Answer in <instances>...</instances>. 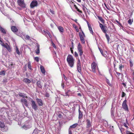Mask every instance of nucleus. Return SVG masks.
Masks as SVG:
<instances>
[{
  "label": "nucleus",
  "instance_id": "f257e3e1",
  "mask_svg": "<svg viewBox=\"0 0 134 134\" xmlns=\"http://www.w3.org/2000/svg\"><path fill=\"white\" fill-rule=\"evenodd\" d=\"M67 61L69 66L71 68L74 66V59L72 56L70 54H69L67 58Z\"/></svg>",
  "mask_w": 134,
  "mask_h": 134
},
{
  "label": "nucleus",
  "instance_id": "f03ea898",
  "mask_svg": "<svg viewBox=\"0 0 134 134\" xmlns=\"http://www.w3.org/2000/svg\"><path fill=\"white\" fill-rule=\"evenodd\" d=\"M79 35L80 37V40L81 43L83 44H85V36L84 32L82 31V32L79 33Z\"/></svg>",
  "mask_w": 134,
  "mask_h": 134
},
{
  "label": "nucleus",
  "instance_id": "7ed1b4c3",
  "mask_svg": "<svg viewBox=\"0 0 134 134\" xmlns=\"http://www.w3.org/2000/svg\"><path fill=\"white\" fill-rule=\"evenodd\" d=\"M77 49L78 50V53L80 56L81 59L82 55L83 53L82 50V47L80 43H79L77 45Z\"/></svg>",
  "mask_w": 134,
  "mask_h": 134
},
{
  "label": "nucleus",
  "instance_id": "20e7f679",
  "mask_svg": "<svg viewBox=\"0 0 134 134\" xmlns=\"http://www.w3.org/2000/svg\"><path fill=\"white\" fill-rule=\"evenodd\" d=\"M91 68L92 71L94 72H96V70L97 69L99 70L97 64L94 62H93L91 64Z\"/></svg>",
  "mask_w": 134,
  "mask_h": 134
},
{
  "label": "nucleus",
  "instance_id": "39448f33",
  "mask_svg": "<svg viewBox=\"0 0 134 134\" xmlns=\"http://www.w3.org/2000/svg\"><path fill=\"white\" fill-rule=\"evenodd\" d=\"M17 3L22 8L26 7V5L24 3V0H18Z\"/></svg>",
  "mask_w": 134,
  "mask_h": 134
},
{
  "label": "nucleus",
  "instance_id": "423d86ee",
  "mask_svg": "<svg viewBox=\"0 0 134 134\" xmlns=\"http://www.w3.org/2000/svg\"><path fill=\"white\" fill-rule=\"evenodd\" d=\"M31 105L32 108L35 111L37 110L38 109V107L35 101L33 100L31 101Z\"/></svg>",
  "mask_w": 134,
  "mask_h": 134
},
{
  "label": "nucleus",
  "instance_id": "0eeeda50",
  "mask_svg": "<svg viewBox=\"0 0 134 134\" xmlns=\"http://www.w3.org/2000/svg\"><path fill=\"white\" fill-rule=\"evenodd\" d=\"M127 100L125 99L122 103V107L125 111H128L129 109L127 104Z\"/></svg>",
  "mask_w": 134,
  "mask_h": 134
},
{
  "label": "nucleus",
  "instance_id": "6e6552de",
  "mask_svg": "<svg viewBox=\"0 0 134 134\" xmlns=\"http://www.w3.org/2000/svg\"><path fill=\"white\" fill-rule=\"evenodd\" d=\"M99 25L102 32L105 34L107 33V27L106 26L103 25L102 24L99 23Z\"/></svg>",
  "mask_w": 134,
  "mask_h": 134
},
{
  "label": "nucleus",
  "instance_id": "1a4fd4ad",
  "mask_svg": "<svg viewBox=\"0 0 134 134\" xmlns=\"http://www.w3.org/2000/svg\"><path fill=\"white\" fill-rule=\"evenodd\" d=\"M38 5V2L37 1L35 0L32 1L30 4V6L31 8H33L36 6H37Z\"/></svg>",
  "mask_w": 134,
  "mask_h": 134
},
{
  "label": "nucleus",
  "instance_id": "9d476101",
  "mask_svg": "<svg viewBox=\"0 0 134 134\" xmlns=\"http://www.w3.org/2000/svg\"><path fill=\"white\" fill-rule=\"evenodd\" d=\"M36 100L38 105L39 106L43 105V103L41 99L39 98H36Z\"/></svg>",
  "mask_w": 134,
  "mask_h": 134
},
{
  "label": "nucleus",
  "instance_id": "9b49d317",
  "mask_svg": "<svg viewBox=\"0 0 134 134\" xmlns=\"http://www.w3.org/2000/svg\"><path fill=\"white\" fill-rule=\"evenodd\" d=\"M11 29L12 31L14 33L18 31V29L15 26H12L11 27Z\"/></svg>",
  "mask_w": 134,
  "mask_h": 134
},
{
  "label": "nucleus",
  "instance_id": "f8f14e48",
  "mask_svg": "<svg viewBox=\"0 0 134 134\" xmlns=\"http://www.w3.org/2000/svg\"><path fill=\"white\" fill-rule=\"evenodd\" d=\"M80 107H79V119H81L83 117V112H82L80 110Z\"/></svg>",
  "mask_w": 134,
  "mask_h": 134
},
{
  "label": "nucleus",
  "instance_id": "ddd939ff",
  "mask_svg": "<svg viewBox=\"0 0 134 134\" xmlns=\"http://www.w3.org/2000/svg\"><path fill=\"white\" fill-rule=\"evenodd\" d=\"M6 45H5L4 43H3L2 44V46L5 48L9 52H10L11 51L10 48L7 43H6Z\"/></svg>",
  "mask_w": 134,
  "mask_h": 134
},
{
  "label": "nucleus",
  "instance_id": "4468645a",
  "mask_svg": "<svg viewBox=\"0 0 134 134\" xmlns=\"http://www.w3.org/2000/svg\"><path fill=\"white\" fill-rule=\"evenodd\" d=\"M86 124L87 125V128H88L90 127L91 126V122L90 120L89 119H87L86 120Z\"/></svg>",
  "mask_w": 134,
  "mask_h": 134
},
{
  "label": "nucleus",
  "instance_id": "2eb2a0df",
  "mask_svg": "<svg viewBox=\"0 0 134 134\" xmlns=\"http://www.w3.org/2000/svg\"><path fill=\"white\" fill-rule=\"evenodd\" d=\"M36 85L37 87L41 89H42V85L41 82L40 81H38L36 82Z\"/></svg>",
  "mask_w": 134,
  "mask_h": 134
},
{
  "label": "nucleus",
  "instance_id": "dca6fc26",
  "mask_svg": "<svg viewBox=\"0 0 134 134\" xmlns=\"http://www.w3.org/2000/svg\"><path fill=\"white\" fill-rule=\"evenodd\" d=\"M40 69L41 72L43 74H45L46 72V70L44 67L42 65H41L40 66Z\"/></svg>",
  "mask_w": 134,
  "mask_h": 134
},
{
  "label": "nucleus",
  "instance_id": "f3484780",
  "mask_svg": "<svg viewBox=\"0 0 134 134\" xmlns=\"http://www.w3.org/2000/svg\"><path fill=\"white\" fill-rule=\"evenodd\" d=\"M87 23L88 27V29H89V30H90V33L91 34H93V32L92 27L91 26V25L88 22V23L87 22Z\"/></svg>",
  "mask_w": 134,
  "mask_h": 134
},
{
  "label": "nucleus",
  "instance_id": "a211bd4d",
  "mask_svg": "<svg viewBox=\"0 0 134 134\" xmlns=\"http://www.w3.org/2000/svg\"><path fill=\"white\" fill-rule=\"evenodd\" d=\"M21 102L23 103L24 105L27 107L28 106V104H27V100L25 99H22L21 100Z\"/></svg>",
  "mask_w": 134,
  "mask_h": 134
},
{
  "label": "nucleus",
  "instance_id": "6ab92c4d",
  "mask_svg": "<svg viewBox=\"0 0 134 134\" xmlns=\"http://www.w3.org/2000/svg\"><path fill=\"white\" fill-rule=\"evenodd\" d=\"M23 81L27 84L30 83L31 82L30 80L27 78L24 79Z\"/></svg>",
  "mask_w": 134,
  "mask_h": 134
},
{
  "label": "nucleus",
  "instance_id": "aec40b11",
  "mask_svg": "<svg viewBox=\"0 0 134 134\" xmlns=\"http://www.w3.org/2000/svg\"><path fill=\"white\" fill-rule=\"evenodd\" d=\"M37 49L36 51V53L37 54H38L40 53V45L38 44L37 46Z\"/></svg>",
  "mask_w": 134,
  "mask_h": 134
},
{
  "label": "nucleus",
  "instance_id": "412c9836",
  "mask_svg": "<svg viewBox=\"0 0 134 134\" xmlns=\"http://www.w3.org/2000/svg\"><path fill=\"white\" fill-rule=\"evenodd\" d=\"M58 29L60 31V32L61 33H63L64 31V30L63 28L61 26H59L58 27Z\"/></svg>",
  "mask_w": 134,
  "mask_h": 134
},
{
  "label": "nucleus",
  "instance_id": "4be33fe9",
  "mask_svg": "<svg viewBox=\"0 0 134 134\" xmlns=\"http://www.w3.org/2000/svg\"><path fill=\"white\" fill-rule=\"evenodd\" d=\"M71 43H70L69 45V47L70 48H72L74 49V43L72 41H71Z\"/></svg>",
  "mask_w": 134,
  "mask_h": 134
},
{
  "label": "nucleus",
  "instance_id": "5701e85b",
  "mask_svg": "<svg viewBox=\"0 0 134 134\" xmlns=\"http://www.w3.org/2000/svg\"><path fill=\"white\" fill-rule=\"evenodd\" d=\"M0 30L2 33L3 34H5L6 33V32L5 29L2 27L1 26H0Z\"/></svg>",
  "mask_w": 134,
  "mask_h": 134
},
{
  "label": "nucleus",
  "instance_id": "b1692460",
  "mask_svg": "<svg viewBox=\"0 0 134 134\" xmlns=\"http://www.w3.org/2000/svg\"><path fill=\"white\" fill-rule=\"evenodd\" d=\"M97 17L99 20L102 23H104L105 21L104 20L101 16H97Z\"/></svg>",
  "mask_w": 134,
  "mask_h": 134
},
{
  "label": "nucleus",
  "instance_id": "393cba45",
  "mask_svg": "<svg viewBox=\"0 0 134 134\" xmlns=\"http://www.w3.org/2000/svg\"><path fill=\"white\" fill-rule=\"evenodd\" d=\"M117 75V76H116L117 78H118V79H119L120 78V75H122V74H121L120 73L118 72H117L116 71H115Z\"/></svg>",
  "mask_w": 134,
  "mask_h": 134
},
{
  "label": "nucleus",
  "instance_id": "a878e982",
  "mask_svg": "<svg viewBox=\"0 0 134 134\" xmlns=\"http://www.w3.org/2000/svg\"><path fill=\"white\" fill-rule=\"evenodd\" d=\"M71 92V91L70 90H67L66 92H65V96H69V95L70 94Z\"/></svg>",
  "mask_w": 134,
  "mask_h": 134
},
{
  "label": "nucleus",
  "instance_id": "bb28decb",
  "mask_svg": "<svg viewBox=\"0 0 134 134\" xmlns=\"http://www.w3.org/2000/svg\"><path fill=\"white\" fill-rule=\"evenodd\" d=\"M78 124L77 123H75L73 124L70 127V128H74L76 127L78 125Z\"/></svg>",
  "mask_w": 134,
  "mask_h": 134
},
{
  "label": "nucleus",
  "instance_id": "cd10ccee",
  "mask_svg": "<svg viewBox=\"0 0 134 134\" xmlns=\"http://www.w3.org/2000/svg\"><path fill=\"white\" fill-rule=\"evenodd\" d=\"M5 125L3 122L0 121V127L1 128H4Z\"/></svg>",
  "mask_w": 134,
  "mask_h": 134
},
{
  "label": "nucleus",
  "instance_id": "c85d7f7f",
  "mask_svg": "<svg viewBox=\"0 0 134 134\" xmlns=\"http://www.w3.org/2000/svg\"><path fill=\"white\" fill-rule=\"evenodd\" d=\"M31 62H29L28 63L27 66L28 68H29L30 70H31L32 68H31Z\"/></svg>",
  "mask_w": 134,
  "mask_h": 134
},
{
  "label": "nucleus",
  "instance_id": "c756f323",
  "mask_svg": "<svg viewBox=\"0 0 134 134\" xmlns=\"http://www.w3.org/2000/svg\"><path fill=\"white\" fill-rule=\"evenodd\" d=\"M105 35L106 37L107 38V39L108 42V43H109V39H110L109 36V35L107 34V33H106V34H105Z\"/></svg>",
  "mask_w": 134,
  "mask_h": 134
},
{
  "label": "nucleus",
  "instance_id": "7c9ffc66",
  "mask_svg": "<svg viewBox=\"0 0 134 134\" xmlns=\"http://www.w3.org/2000/svg\"><path fill=\"white\" fill-rule=\"evenodd\" d=\"M77 67H81V64L79 59L77 63Z\"/></svg>",
  "mask_w": 134,
  "mask_h": 134
},
{
  "label": "nucleus",
  "instance_id": "2f4dec72",
  "mask_svg": "<svg viewBox=\"0 0 134 134\" xmlns=\"http://www.w3.org/2000/svg\"><path fill=\"white\" fill-rule=\"evenodd\" d=\"M124 65H122V64H120L119 65V69L121 72L122 71V68H124Z\"/></svg>",
  "mask_w": 134,
  "mask_h": 134
},
{
  "label": "nucleus",
  "instance_id": "473e14b6",
  "mask_svg": "<svg viewBox=\"0 0 134 134\" xmlns=\"http://www.w3.org/2000/svg\"><path fill=\"white\" fill-rule=\"evenodd\" d=\"M133 22V19H132V20L131 21V19H130L128 21V23L130 25H131L132 24V23Z\"/></svg>",
  "mask_w": 134,
  "mask_h": 134
},
{
  "label": "nucleus",
  "instance_id": "72a5a7b5",
  "mask_svg": "<svg viewBox=\"0 0 134 134\" xmlns=\"http://www.w3.org/2000/svg\"><path fill=\"white\" fill-rule=\"evenodd\" d=\"M77 69L78 72L80 73L81 71V67H77Z\"/></svg>",
  "mask_w": 134,
  "mask_h": 134
},
{
  "label": "nucleus",
  "instance_id": "f704fd0d",
  "mask_svg": "<svg viewBox=\"0 0 134 134\" xmlns=\"http://www.w3.org/2000/svg\"><path fill=\"white\" fill-rule=\"evenodd\" d=\"M16 52L18 55H20V52L19 51L17 47H16L15 48Z\"/></svg>",
  "mask_w": 134,
  "mask_h": 134
},
{
  "label": "nucleus",
  "instance_id": "c9c22d12",
  "mask_svg": "<svg viewBox=\"0 0 134 134\" xmlns=\"http://www.w3.org/2000/svg\"><path fill=\"white\" fill-rule=\"evenodd\" d=\"M5 75V72L4 70H3L0 72V75Z\"/></svg>",
  "mask_w": 134,
  "mask_h": 134
},
{
  "label": "nucleus",
  "instance_id": "e433bc0d",
  "mask_svg": "<svg viewBox=\"0 0 134 134\" xmlns=\"http://www.w3.org/2000/svg\"><path fill=\"white\" fill-rule=\"evenodd\" d=\"M35 60L37 62H38L39 61V58L38 57H35L34 58Z\"/></svg>",
  "mask_w": 134,
  "mask_h": 134
},
{
  "label": "nucleus",
  "instance_id": "4c0bfd02",
  "mask_svg": "<svg viewBox=\"0 0 134 134\" xmlns=\"http://www.w3.org/2000/svg\"><path fill=\"white\" fill-rule=\"evenodd\" d=\"M105 53H107V52H104L102 55L104 57L106 58H107L108 57L107 56V54Z\"/></svg>",
  "mask_w": 134,
  "mask_h": 134
},
{
  "label": "nucleus",
  "instance_id": "58836bf2",
  "mask_svg": "<svg viewBox=\"0 0 134 134\" xmlns=\"http://www.w3.org/2000/svg\"><path fill=\"white\" fill-rule=\"evenodd\" d=\"M20 96L21 97H23V98H27V96H25L23 95L22 93H20V94H19Z\"/></svg>",
  "mask_w": 134,
  "mask_h": 134
},
{
  "label": "nucleus",
  "instance_id": "ea45409f",
  "mask_svg": "<svg viewBox=\"0 0 134 134\" xmlns=\"http://www.w3.org/2000/svg\"><path fill=\"white\" fill-rule=\"evenodd\" d=\"M126 94L124 92H122L121 97H124L126 95Z\"/></svg>",
  "mask_w": 134,
  "mask_h": 134
},
{
  "label": "nucleus",
  "instance_id": "a19ab883",
  "mask_svg": "<svg viewBox=\"0 0 134 134\" xmlns=\"http://www.w3.org/2000/svg\"><path fill=\"white\" fill-rule=\"evenodd\" d=\"M130 67H132L133 66V64L131 61V60L130 59Z\"/></svg>",
  "mask_w": 134,
  "mask_h": 134
},
{
  "label": "nucleus",
  "instance_id": "79ce46f5",
  "mask_svg": "<svg viewBox=\"0 0 134 134\" xmlns=\"http://www.w3.org/2000/svg\"><path fill=\"white\" fill-rule=\"evenodd\" d=\"M126 134H134V133L131 132L130 131L127 130L126 131Z\"/></svg>",
  "mask_w": 134,
  "mask_h": 134
},
{
  "label": "nucleus",
  "instance_id": "37998d69",
  "mask_svg": "<svg viewBox=\"0 0 134 134\" xmlns=\"http://www.w3.org/2000/svg\"><path fill=\"white\" fill-rule=\"evenodd\" d=\"M106 82H107V83L110 86H111V83H110V81H109L107 79V81H106Z\"/></svg>",
  "mask_w": 134,
  "mask_h": 134
},
{
  "label": "nucleus",
  "instance_id": "c03bdc74",
  "mask_svg": "<svg viewBox=\"0 0 134 134\" xmlns=\"http://www.w3.org/2000/svg\"><path fill=\"white\" fill-rule=\"evenodd\" d=\"M46 34H47V35H48L49 37H51V35L50 32L48 31H47Z\"/></svg>",
  "mask_w": 134,
  "mask_h": 134
},
{
  "label": "nucleus",
  "instance_id": "a18cd8bd",
  "mask_svg": "<svg viewBox=\"0 0 134 134\" xmlns=\"http://www.w3.org/2000/svg\"><path fill=\"white\" fill-rule=\"evenodd\" d=\"M38 132L37 130H34L32 134H38Z\"/></svg>",
  "mask_w": 134,
  "mask_h": 134
},
{
  "label": "nucleus",
  "instance_id": "49530a36",
  "mask_svg": "<svg viewBox=\"0 0 134 134\" xmlns=\"http://www.w3.org/2000/svg\"><path fill=\"white\" fill-rule=\"evenodd\" d=\"M45 96L46 97H49V94L48 93H47L45 94Z\"/></svg>",
  "mask_w": 134,
  "mask_h": 134
},
{
  "label": "nucleus",
  "instance_id": "de8ad7c7",
  "mask_svg": "<svg viewBox=\"0 0 134 134\" xmlns=\"http://www.w3.org/2000/svg\"><path fill=\"white\" fill-rule=\"evenodd\" d=\"M63 77H64V79L65 80V81L67 80L68 78H67V77H66L65 76V75L64 74H63Z\"/></svg>",
  "mask_w": 134,
  "mask_h": 134
},
{
  "label": "nucleus",
  "instance_id": "09e8293b",
  "mask_svg": "<svg viewBox=\"0 0 134 134\" xmlns=\"http://www.w3.org/2000/svg\"><path fill=\"white\" fill-rule=\"evenodd\" d=\"M75 57H78V54L76 52H75Z\"/></svg>",
  "mask_w": 134,
  "mask_h": 134
},
{
  "label": "nucleus",
  "instance_id": "8fccbe9b",
  "mask_svg": "<svg viewBox=\"0 0 134 134\" xmlns=\"http://www.w3.org/2000/svg\"><path fill=\"white\" fill-rule=\"evenodd\" d=\"M58 117L59 118H62V115L60 114H59V115H58Z\"/></svg>",
  "mask_w": 134,
  "mask_h": 134
},
{
  "label": "nucleus",
  "instance_id": "3c124183",
  "mask_svg": "<svg viewBox=\"0 0 134 134\" xmlns=\"http://www.w3.org/2000/svg\"><path fill=\"white\" fill-rule=\"evenodd\" d=\"M26 37L27 39L28 40H29L30 39V37L28 35L26 36Z\"/></svg>",
  "mask_w": 134,
  "mask_h": 134
},
{
  "label": "nucleus",
  "instance_id": "603ef678",
  "mask_svg": "<svg viewBox=\"0 0 134 134\" xmlns=\"http://www.w3.org/2000/svg\"><path fill=\"white\" fill-rule=\"evenodd\" d=\"M76 10L78 12H79V13H82V11L80 10V9L79 8Z\"/></svg>",
  "mask_w": 134,
  "mask_h": 134
},
{
  "label": "nucleus",
  "instance_id": "864d4df0",
  "mask_svg": "<svg viewBox=\"0 0 134 134\" xmlns=\"http://www.w3.org/2000/svg\"><path fill=\"white\" fill-rule=\"evenodd\" d=\"M111 116L112 117H114V114L113 113V111H111Z\"/></svg>",
  "mask_w": 134,
  "mask_h": 134
},
{
  "label": "nucleus",
  "instance_id": "5fc2aeb1",
  "mask_svg": "<svg viewBox=\"0 0 134 134\" xmlns=\"http://www.w3.org/2000/svg\"><path fill=\"white\" fill-rule=\"evenodd\" d=\"M61 86L62 87H63V88L64 89V83H62L61 84Z\"/></svg>",
  "mask_w": 134,
  "mask_h": 134
},
{
  "label": "nucleus",
  "instance_id": "6e6d98bb",
  "mask_svg": "<svg viewBox=\"0 0 134 134\" xmlns=\"http://www.w3.org/2000/svg\"><path fill=\"white\" fill-rule=\"evenodd\" d=\"M47 30H43V33H44V34L45 35H47V34H46V32H47Z\"/></svg>",
  "mask_w": 134,
  "mask_h": 134
},
{
  "label": "nucleus",
  "instance_id": "4d7b16f0",
  "mask_svg": "<svg viewBox=\"0 0 134 134\" xmlns=\"http://www.w3.org/2000/svg\"><path fill=\"white\" fill-rule=\"evenodd\" d=\"M47 86V83H45L44 85V87L45 89H47V88H46Z\"/></svg>",
  "mask_w": 134,
  "mask_h": 134
},
{
  "label": "nucleus",
  "instance_id": "13d9d810",
  "mask_svg": "<svg viewBox=\"0 0 134 134\" xmlns=\"http://www.w3.org/2000/svg\"><path fill=\"white\" fill-rule=\"evenodd\" d=\"M70 51H71V53L72 54H73V49H72V48H70Z\"/></svg>",
  "mask_w": 134,
  "mask_h": 134
},
{
  "label": "nucleus",
  "instance_id": "bf43d9fd",
  "mask_svg": "<svg viewBox=\"0 0 134 134\" xmlns=\"http://www.w3.org/2000/svg\"><path fill=\"white\" fill-rule=\"evenodd\" d=\"M99 49L100 51L101 54H102L104 52H103V51L100 48H99Z\"/></svg>",
  "mask_w": 134,
  "mask_h": 134
},
{
  "label": "nucleus",
  "instance_id": "052dcab7",
  "mask_svg": "<svg viewBox=\"0 0 134 134\" xmlns=\"http://www.w3.org/2000/svg\"><path fill=\"white\" fill-rule=\"evenodd\" d=\"M124 126L126 127H127V128H128V127L127 126L126 124V123H124Z\"/></svg>",
  "mask_w": 134,
  "mask_h": 134
},
{
  "label": "nucleus",
  "instance_id": "680f3d73",
  "mask_svg": "<svg viewBox=\"0 0 134 134\" xmlns=\"http://www.w3.org/2000/svg\"><path fill=\"white\" fill-rule=\"evenodd\" d=\"M122 84L123 85L124 87H126V85L125 83H122Z\"/></svg>",
  "mask_w": 134,
  "mask_h": 134
},
{
  "label": "nucleus",
  "instance_id": "e2e57ef3",
  "mask_svg": "<svg viewBox=\"0 0 134 134\" xmlns=\"http://www.w3.org/2000/svg\"><path fill=\"white\" fill-rule=\"evenodd\" d=\"M74 7H75V9L77 10L78 9V7H77L76 6V5H74Z\"/></svg>",
  "mask_w": 134,
  "mask_h": 134
},
{
  "label": "nucleus",
  "instance_id": "0e129e2a",
  "mask_svg": "<svg viewBox=\"0 0 134 134\" xmlns=\"http://www.w3.org/2000/svg\"><path fill=\"white\" fill-rule=\"evenodd\" d=\"M73 26L75 28V29L77 28V27L76 26V25L75 24L73 25Z\"/></svg>",
  "mask_w": 134,
  "mask_h": 134
},
{
  "label": "nucleus",
  "instance_id": "69168bd1",
  "mask_svg": "<svg viewBox=\"0 0 134 134\" xmlns=\"http://www.w3.org/2000/svg\"><path fill=\"white\" fill-rule=\"evenodd\" d=\"M119 24V26H120L122 27V24L120 23L119 22V24Z\"/></svg>",
  "mask_w": 134,
  "mask_h": 134
},
{
  "label": "nucleus",
  "instance_id": "338daca9",
  "mask_svg": "<svg viewBox=\"0 0 134 134\" xmlns=\"http://www.w3.org/2000/svg\"><path fill=\"white\" fill-rule=\"evenodd\" d=\"M69 134H72L71 131L70 130L69 131Z\"/></svg>",
  "mask_w": 134,
  "mask_h": 134
},
{
  "label": "nucleus",
  "instance_id": "774afa93",
  "mask_svg": "<svg viewBox=\"0 0 134 134\" xmlns=\"http://www.w3.org/2000/svg\"><path fill=\"white\" fill-rule=\"evenodd\" d=\"M50 11L52 13V14H54V12L53 11L51 10Z\"/></svg>",
  "mask_w": 134,
  "mask_h": 134
}]
</instances>
